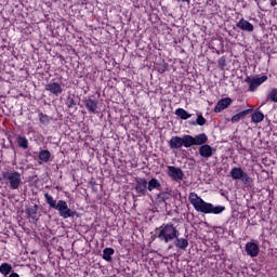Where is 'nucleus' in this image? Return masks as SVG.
Returning <instances> with one entry per match:
<instances>
[{"instance_id": "423d86ee", "label": "nucleus", "mask_w": 277, "mask_h": 277, "mask_svg": "<svg viewBox=\"0 0 277 277\" xmlns=\"http://www.w3.org/2000/svg\"><path fill=\"white\" fill-rule=\"evenodd\" d=\"M187 137L188 148H192V146H205V144L209 142V136L205 133H200L196 136L187 134Z\"/></svg>"}, {"instance_id": "c9c22d12", "label": "nucleus", "mask_w": 277, "mask_h": 277, "mask_svg": "<svg viewBox=\"0 0 277 277\" xmlns=\"http://www.w3.org/2000/svg\"><path fill=\"white\" fill-rule=\"evenodd\" d=\"M184 3H189V0H182Z\"/></svg>"}, {"instance_id": "f257e3e1", "label": "nucleus", "mask_w": 277, "mask_h": 277, "mask_svg": "<svg viewBox=\"0 0 277 277\" xmlns=\"http://www.w3.org/2000/svg\"><path fill=\"white\" fill-rule=\"evenodd\" d=\"M188 200L198 213L220 215V213L226 211V207L213 206V203H209L205 201V199H201L196 193H189Z\"/></svg>"}, {"instance_id": "9d476101", "label": "nucleus", "mask_w": 277, "mask_h": 277, "mask_svg": "<svg viewBox=\"0 0 277 277\" xmlns=\"http://www.w3.org/2000/svg\"><path fill=\"white\" fill-rule=\"evenodd\" d=\"M233 105V100L230 97L221 98L214 107V113L220 114L224 109H228Z\"/></svg>"}, {"instance_id": "c85d7f7f", "label": "nucleus", "mask_w": 277, "mask_h": 277, "mask_svg": "<svg viewBox=\"0 0 277 277\" xmlns=\"http://www.w3.org/2000/svg\"><path fill=\"white\" fill-rule=\"evenodd\" d=\"M39 120L41 124H49V122H51V118L42 113L39 114Z\"/></svg>"}, {"instance_id": "ddd939ff", "label": "nucleus", "mask_w": 277, "mask_h": 277, "mask_svg": "<svg viewBox=\"0 0 277 277\" xmlns=\"http://www.w3.org/2000/svg\"><path fill=\"white\" fill-rule=\"evenodd\" d=\"M214 151L215 149L209 144H205L199 147V155L200 157H203V159H210V157H213Z\"/></svg>"}, {"instance_id": "2f4dec72", "label": "nucleus", "mask_w": 277, "mask_h": 277, "mask_svg": "<svg viewBox=\"0 0 277 277\" xmlns=\"http://www.w3.org/2000/svg\"><path fill=\"white\" fill-rule=\"evenodd\" d=\"M219 66H221V68H226V57L222 56L219 58Z\"/></svg>"}, {"instance_id": "dca6fc26", "label": "nucleus", "mask_w": 277, "mask_h": 277, "mask_svg": "<svg viewBox=\"0 0 277 277\" xmlns=\"http://www.w3.org/2000/svg\"><path fill=\"white\" fill-rule=\"evenodd\" d=\"M84 105L89 114H96V109H98V101L89 98L84 102Z\"/></svg>"}, {"instance_id": "20e7f679", "label": "nucleus", "mask_w": 277, "mask_h": 277, "mask_svg": "<svg viewBox=\"0 0 277 277\" xmlns=\"http://www.w3.org/2000/svg\"><path fill=\"white\" fill-rule=\"evenodd\" d=\"M234 181H241L243 185H250L252 177L248 175L240 167H234L229 172Z\"/></svg>"}, {"instance_id": "7c9ffc66", "label": "nucleus", "mask_w": 277, "mask_h": 277, "mask_svg": "<svg viewBox=\"0 0 277 277\" xmlns=\"http://www.w3.org/2000/svg\"><path fill=\"white\" fill-rule=\"evenodd\" d=\"M168 198L169 197H168L167 193L161 192V193L158 194L159 202H166V200H168Z\"/></svg>"}, {"instance_id": "1a4fd4ad", "label": "nucleus", "mask_w": 277, "mask_h": 277, "mask_svg": "<svg viewBox=\"0 0 277 277\" xmlns=\"http://www.w3.org/2000/svg\"><path fill=\"white\" fill-rule=\"evenodd\" d=\"M267 81V76H261L259 78H250L246 79V83H249V92H255L256 88L263 85Z\"/></svg>"}, {"instance_id": "f704fd0d", "label": "nucleus", "mask_w": 277, "mask_h": 277, "mask_svg": "<svg viewBox=\"0 0 277 277\" xmlns=\"http://www.w3.org/2000/svg\"><path fill=\"white\" fill-rule=\"evenodd\" d=\"M69 103H70V104H69V107H72V105H75L74 100H70Z\"/></svg>"}, {"instance_id": "a211bd4d", "label": "nucleus", "mask_w": 277, "mask_h": 277, "mask_svg": "<svg viewBox=\"0 0 277 277\" xmlns=\"http://www.w3.org/2000/svg\"><path fill=\"white\" fill-rule=\"evenodd\" d=\"M147 189L148 192H153L155 189H161V182H159V180L155 177L149 180V182L147 183Z\"/></svg>"}, {"instance_id": "bb28decb", "label": "nucleus", "mask_w": 277, "mask_h": 277, "mask_svg": "<svg viewBox=\"0 0 277 277\" xmlns=\"http://www.w3.org/2000/svg\"><path fill=\"white\" fill-rule=\"evenodd\" d=\"M114 254V249L106 248L103 251V259L104 261H111V255Z\"/></svg>"}, {"instance_id": "f8f14e48", "label": "nucleus", "mask_w": 277, "mask_h": 277, "mask_svg": "<svg viewBox=\"0 0 277 277\" xmlns=\"http://www.w3.org/2000/svg\"><path fill=\"white\" fill-rule=\"evenodd\" d=\"M236 27L240 29L241 31H247L248 34H252L254 31V25L252 23L248 22L245 18H241L237 24Z\"/></svg>"}, {"instance_id": "393cba45", "label": "nucleus", "mask_w": 277, "mask_h": 277, "mask_svg": "<svg viewBox=\"0 0 277 277\" xmlns=\"http://www.w3.org/2000/svg\"><path fill=\"white\" fill-rule=\"evenodd\" d=\"M266 100L271 101V103H277V89H271L266 95Z\"/></svg>"}, {"instance_id": "a878e982", "label": "nucleus", "mask_w": 277, "mask_h": 277, "mask_svg": "<svg viewBox=\"0 0 277 277\" xmlns=\"http://www.w3.org/2000/svg\"><path fill=\"white\" fill-rule=\"evenodd\" d=\"M47 205H49V207H51L52 209H56L57 207V201H55V199H53V196L49 195V193H47L44 195Z\"/></svg>"}, {"instance_id": "0eeeda50", "label": "nucleus", "mask_w": 277, "mask_h": 277, "mask_svg": "<svg viewBox=\"0 0 277 277\" xmlns=\"http://www.w3.org/2000/svg\"><path fill=\"white\" fill-rule=\"evenodd\" d=\"M187 134H185L183 137L181 136H173L169 141L170 148L179 150V148H189V143L187 142Z\"/></svg>"}, {"instance_id": "6e6552de", "label": "nucleus", "mask_w": 277, "mask_h": 277, "mask_svg": "<svg viewBox=\"0 0 277 277\" xmlns=\"http://www.w3.org/2000/svg\"><path fill=\"white\" fill-rule=\"evenodd\" d=\"M167 174L170 179H172V181H175L176 183H181V181H183L185 176V173H183V170L174 166L167 167Z\"/></svg>"}, {"instance_id": "473e14b6", "label": "nucleus", "mask_w": 277, "mask_h": 277, "mask_svg": "<svg viewBox=\"0 0 277 277\" xmlns=\"http://www.w3.org/2000/svg\"><path fill=\"white\" fill-rule=\"evenodd\" d=\"M9 277H21L18 273H11Z\"/></svg>"}, {"instance_id": "9b49d317", "label": "nucleus", "mask_w": 277, "mask_h": 277, "mask_svg": "<svg viewBox=\"0 0 277 277\" xmlns=\"http://www.w3.org/2000/svg\"><path fill=\"white\" fill-rule=\"evenodd\" d=\"M245 251L247 252L248 256L254 259L259 256V252H261V249L259 248L256 242H247L245 246Z\"/></svg>"}, {"instance_id": "cd10ccee", "label": "nucleus", "mask_w": 277, "mask_h": 277, "mask_svg": "<svg viewBox=\"0 0 277 277\" xmlns=\"http://www.w3.org/2000/svg\"><path fill=\"white\" fill-rule=\"evenodd\" d=\"M195 123L198 124L199 127H205V124H207V119H205L202 115H198L196 122H193V124Z\"/></svg>"}, {"instance_id": "2eb2a0df", "label": "nucleus", "mask_w": 277, "mask_h": 277, "mask_svg": "<svg viewBox=\"0 0 277 277\" xmlns=\"http://www.w3.org/2000/svg\"><path fill=\"white\" fill-rule=\"evenodd\" d=\"M135 189L137 194L146 196V189H148V182L146 181V179H138L136 181Z\"/></svg>"}, {"instance_id": "72a5a7b5", "label": "nucleus", "mask_w": 277, "mask_h": 277, "mask_svg": "<svg viewBox=\"0 0 277 277\" xmlns=\"http://www.w3.org/2000/svg\"><path fill=\"white\" fill-rule=\"evenodd\" d=\"M272 8L276 6V0H269Z\"/></svg>"}, {"instance_id": "4be33fe9", "label": "nucleus", "mask_w": 277, "mask_h": 277, "mask_svg": "<svg viewBox=\"0 0 277 277\" xmlns=\"http://www.w3.org/2000/svg\"><path fill=\"white\" fill-rule=\"evenodd\" d=\"M265 120V115H263L261 111H255L251 116V121L255 124H259V122H263Z\"/></svg>"}, {"instance_id": "f3484780", "label": "nucleus", "mask_w": 277, "mask_h": 277, "mask_svg": "<svg viewBox=\"0 0 277 277\" xmlns=\"http://www.w3.org/2000/svg\"><path fill=\"white\" fill-rule=\"evenodd\" d=\"M249 114H252V108L242 110V111H240V113L234 115V116L232 117V122H233V123L239 122V120H243V118H246V116H248Z\"/></svg>"}, {"instance_id": "aec40b11", "label": "nucleus", "mask_w": 277, "mask_h": 277, "mask_svg": "<svg viewBox=\"0 0 277 277\" xmlns=\"http://www.w3.org/2000/svg\"><path fill=\"white\" fill-rule=\"evenodd\" d=\"M175 246L180 249V250H187L188 246H189V241L185 238H175Z\"/></svg>"}, {"instance_id": "5701e85b", "label": "nucleus", "mask_w": 277, "mask_h": 277, "mask_svg": "<svg viewBox=\"0 0 277 277\" xmlns=\"http://www.w3.org/2000/svg\"><path fill=\"white\" fill-rule=\"evenodd\" d=\"M17 144L19 148H24V150H27V148H29V141L25 136H18Z\"/></svg>"}, {"instance_id": "6ab92c4d", "label": "nucleus", "mask_w": 277, "mask_h": 277, "mask_svg": "<svg viewBox=\"0 0 277 277\" xmlns=\"http://www.w3.org/2000/svg\"><path fill=\"white\" fill-rule=\"evenodd\" d=\"M175 116H177V118H181V120H189V118H192V114H189L184 108H177L175 110Z\"/></svg>"}, {"instance_id": "b1692460", "label": "nucleus", "mask_w": 277, "mask_h": 277, "mask_svg": "<svg viewBox=\"0 0 277 277\" xmlns=\"http://www.w3.org/2000/svg\"><path fill=\"white\" fill-rule=\"evenodd\" d=\"M10 272H12V264L2 263L0 265V274H2V276H8Z\"/></svg>"}, {"instance_id": "39448f33", "label": "nucleus", "mask_w": 277, "mask_h": 277, "mask_svg": "<svg viewBox=\"0 0 277 277\" xmlns=\"http://www.w3.org/2000/svg\"><path fill=\"white\" fill-rule=\"evenodd\" d=\"M56 211H58V214L63 220H68V217H75V211L70 210L68 208V203L64 200H58L56 203Z\"/></svg>"}, {"instance_id": "4468645a", "label": "nucleus", "mask_w": 277, "mask_h": 277, "mask_svg": "<svg viewBox=\"0 0 277 277\" xmlns=\"http://www.w3.org/2000/svg\"><path fill=\"white\" fill-rule=\"evenodd\" d=\"M45 90H48V92L51 94H54V96H60V94L64 92V89H62V84H60V82H50L45 87Z\"/></svg>"}, {"instance_id": "f03ea898", "label": "nucleus", "mask_w": 277, "mask_h": 277, "mask_svg": "<svg viewBox=\"0 0 277 277\" xmlns=\"http://www.w3.org/2000/svg\"><path fill=\"white\" fill-rule=\"evenodd\" d=\"M180 233L179 229L172 223L163 224L158 228L157 238L163 243H170L177 239Z\"/></svg>"}, {"instance_id": "c756f323", "label": "nucleus", "mask_w": 277, "mask_h": 277, "mask_svg": "<svg viewBox=\"0 0 277 277\" xmlns=\"http://www.w3.org/2000/svg\"><path fill=\"white\" fill-rule=\"evenodd\" d=\"M27 213L30 217H34V215H36V213H38V206H32V207H29L27 209Z\"/></svg>"}, {"instance_id": "7ed1b4c3", "label": "nucleus", "mask_w": 277, "mask_h": 277, "mask_svg": "<svg viewBox=\"0 0 277 277\" xmlns=\"http://www.w3.org/2000/svg\"><path fill=\"white\" fill-rule=\"evenodd\" d=\"M2 177L6 181V185H9L10 189H18L21 185H23V175L18 171H3Z\"/></svg>"}, {"instance_id": "412c9836", "label": "nucleus", "mask_w": 277, "mask_h": 277, "mask_svg": "<svg viewBox=\"0 0 277 277\" xmlns=\"http://www.w3.org/2000/svg\"><path fill=\"white\" fill-rule=\"evenodd\" d=\"M39 159L42 161V163H49V161H51V151L42 149L39 151Z\"/></svg>"}]
</instances>
